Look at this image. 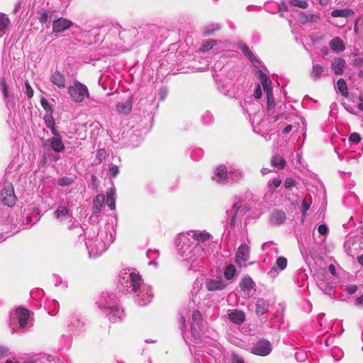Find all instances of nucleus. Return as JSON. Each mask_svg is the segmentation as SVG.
Returning a JSON list of instances; mask_svg holds the SVG:
<instances>
[{"instance_id":"nucleus-1","label":"nucleus","mask_w":363,"mask_h":363,"mask_svg":"<svg viewBox=\"0 0 363 363\" xmlns=\"http://www.w3.org/2000/svg\"><path fill=\"white\" fill-rule=\"evenodd\" d=\"M211 238V235L206 230H189L182 233L177 237V250L179 255L191 264L200 262L207 254L204 247Z\"/></svg>"},{"instance_id":"nucleus-2","label":"nucleus","mask_w":363,"mask_h":363,"mask_svg":"<svg viewBox=\"0 0 363 363\" xmlns=\"http://www.w3.org/2000/svg\"><path fill=\"white\" fill-rule=\"evenodd\" d=\"M121 284L125 282L131 291L136 294L135 302L140 306H146L151 302L153 294L150 286L143 283L141 277L135 273H125L120 279Z\"/></svg>"},{"instance_id":"nucleus-3","label":"nucleus","mask_w":363,"mask_h":363,"mask_svg":"<svg viewBox=\"0 0 363 363\" xmlns=\"http://www.w3.org/2000/svg\"><path fill=\"white\" fill-rule=\"evenodd\" d=\"M114 240L111 230L101 229L97 233L88 232L85 244L91 257H97L104 252Z\"/></svg>"},{"instance_id":"nucleus-4","label":"nucleus","mask_w":363,"mask_h":363,"mask_svg":"<svg viewBox=\"0 0 363 363\" xmlns=\"http://www.w3.org/2000/svg\"><path fill=\"white\" fill-rule=\"evenodd\" d=\"M104 302L100 303V308L108 317L112 323H118L123 320L124 316L123 310L117 304L116 296L113 294L103 296Z\"/></svg>"},{"instance_id":"nucleus-5","label":"nucleus","mask_w":363,"mask_h":363,"mask_svg":"<svg viewBox=\"0 0 363 363\" xmlns=\"http://www.w3.org/2000/svg\"><path fill=\"white\" fill-rule=\"evenodd\" d=\"M68 93L71 99L75 103H82L85 98H89L87 86L79 81H74L68 86Z\"/></svg>"},{"instance_id":"nucleus-6","label":"nucleus","mask_w":363,"mask_h":363,"mask_svg":"<svg viewBox=\"0 0 363 363\" xmlns=\"http://www.w3.org/2000/svg\"><path fill=\"white\" fill-rule=\"evenodd\" d=\"M1 202L9 207L14 206L16 201V196L14 189L11 183H5L3 189L0 191Z\"/></svg>"},{"instance_id":"nucleus-7","label":"nucleus","mask_w":363,"mask_h":363,"mask_svg":"<svg viewBox=\"0 0 363 363\" xmlns=\"http://www.w3.org/2000/svg\"><path fill=\"white\" fill-rule=\"evenodd\" d=\"M203 332V319L199 310H194L191 315V333L195 340L201 337Z\"/></svg>"},{"instance_id":"nucleus-8","label":"nucleus","mask_w":363,"mask_h":363,"mask_svg":"<svg viewBox=\"0 0 363 363\" xmlns=\"http://www.w3.org/2000/svg\"><path fill=\"white\" fill-rule=\"evenodd\" d=\"M212 179L218 184H225L228 182V166L220 164L214 170Z\"/></svg>"},{"instance_id":"nucleus-9","label":"nucleus","mask_w":363,"mask_h":363,"mask_svg":"<svg viewBox=\"0 0 363 363\" xmlns=\"http://www.w3.org/2000/svg\"><path fill=\"white\" fill-rule=\"evenodd\" d=\"M272 350L271 343L268 340H263L258 341L251 348V352L259 356H267L272 352Z\"/></svg>"},{"instance_id":"nucleus-10","label":"nucleus","mask_w":363,"mask_h":363,"mask_svg":"<svg viewBox=\"0 0 363 363\" xmlns=\"http://www.w3.org/2000/svg\"><path fill=\"white\" fill-rule=\"evenodd\" d=\"M205 286L208 291H221L226 286L227 284L220 277L216 278H208L205 281Z\"/></svg>"},{"instance_id":"nucleus-11","label":"nucleus","mask_w":363,"mask_h":363,"mask_svg":"<svg viewBox=\"0 0 363 363\" xmlns=\"http://www.w3.org/2000/svg\"><path fill=\"white\" fill-rule=\"evenodd\" d=\"M250 258V248L246 244L241 245L235 255V262L240 267L245 266Z\"/></svg>"},{"instance_id":"nucleus-12","label":"nucleus","mask_w":363,"mask_h":363,"mask_svg":"<svg viewBox=\"0 0 363 363\" xmlns=\"http://www.w3.org/2000/svg\"><path fill=\"white\" fill-rule=\"evenodd\" d=\"M228 319L233 323L240 325L245 320V314L242 311L229 309L226 312Z\"/></svg>"},{"instance_id":"nucleus-13","label":"nucleus","mask_w":363,"mask_h":363,"mask_svg":"<svg viewBox=\"0 0 363 363\" xmlns=\"http://www.w3.org/2000/svg\"><path fill=\"white\" fill-rule=\"evenodd\" d=\"M73 26V23L65 18H60L52 23L53 33H62Z\"/></svg>"},{"instance_id":"nucleus-14","label":"nucleus","mask_w":363,"mask_h":363,"mask_svg":"<svg viewBox=\"0 0 363 363\" xmlns=\"http://www.w3.org/2000/svg\"><path fill=\"white\" fill-rule=\"evenodd\" d=\"M14 315L16 316L18 320L19 327L24 328L27 325L30 316L29 311L24 308H18L15 311Z\"/></svg>"},{"instance_id":"nucleus-15","label":"nucleus","mask_w":363,"mask_h":363,"mask_svg":"<svg viewBox=\"0 0 363 363\" xmlns=\"http://www.w3.org/2000/svg\"><path fill=\"white\" fill-rule=\"evenodd\" d=\"M50 82L57 86L59 89H65L66 87L65 76L59 71L54 72L50 77Z\"/></svg>"},{"instance_id":"nucleus-16","label":"nucleus","mask_w":363,"mask_h":363,"mask_svg":"<svg viewBox=\"0 0 363 363\" xmlns=\"http://www.w3.org/2000/svg\"><path fill=\"white\" fill-rule=\"evenodd\" d=\"M346 62L340 57H335L331 63V69L336 75H340L343 73Z\"/></svg>"},{"instance_id":"nucleus-17","label":"nucleus","mask_w":363,"mask_h":363,"mask_svg":"<svg viewBox=\"0 0 363 363\" xmlns=\"http://www.w3.org/2000/svg\"><path fill=\"white\" fill-rule=\"evenodd\" d=\"M133 96H130L125 102L118 103L116 105V111L119 114L127 115L131 112Z\"/></svg>"},{"instance_id":"nucleus-18","label":"nucleus","mask_w":363,"mask_h":363,"mask_svg":"<svg viewBox=\"0 0 363 363\" xmlns=\"http://www.w3.org/2000/svg\"><path fill=\"white\" fill-rule=\"evenodd\" d=\"M242 171L233 165H228V180L238 182L243 178Z\"/></svg>"},{"instance_id":"nucleus-19","label":"nucleus","mask_w":363,"mask_h":363,"mask_svg":"<svg viewBox=\"0 0 363 363\" xmlns=\"http://www.w3.org/2000/svg\"><path fill=\"white\" fill-rule=\"evenodd\" d=\"M240 286L245 295L248 296L250 290L255 286V283L250 277H245L240 283Z\"/></svg>"},{"instance_id":"nucleus-20","label":"nucleus","mask_w":363,"mask_h":363,"mask_svg":"<svg viewBox=\"0 0 363 363\" xmlns=\"http://www.w3.org/2000/svg\"><path fill=\"white\" fill-rule=\"evenodd\" d=\"M287 265V259L284 257H279L276 261V265L272 268L269 274L274 275L278 273L279 271L284 270Z\"/></svg>"},{"instance_id":"nucleus-21","label":"nucleus","mask_w":363,"mask_h":363,"mask_svg":"<svg viewBox=\"0 0 363 363\" xmlns=\"http://www.w3.org/2000/svg\"><path fill=\"white\" fill-rule=\"evenodd\" d=\"M259 79L262 82L264 91L266 93V94L269 95L272 93V82L269 77L260 71Z\"/></svg>"},{"instance_id":"nucleus-22","label":"nucleus","mask_w":363,"mask_h":363,"mask_svg":"<svg viewBox=\"0 0 363 363\" xmlns=\"http://www.w3.org/2000/svg\"><path fill=\"white\" fill-rule=\"evenodd\" d=\"M49 140L53 151L60 152L64 150L65 145L62 141V136L53 137Z\"/></svg>"},{"instance_id":"nucleus-23","label":"nucleus","mask_w":363,"mask_h":363,"mask_svg":"<svg viewBox=\"0 0 363 363\" xmlns=\"http://www.w3.org/2000/svg\"><path fill=\"white\" fill-rule=\"evenodd\" d=\"M55 216L57 219L62 220L71 217V213L67 207L60 205L55 212Z\"/></svg>"},{"instance_id":"nucleus-24","label":"nucleus","mask_w":363,"mask_h":363,"mask_svg":"<svg viewBox=\"0 0 363 363\" xmlns=\"http://www.w3.org/2000/svg\"><path fill=\"white\" fill-rule=\"evenodd\" d=\"M329 45L336 52H342L345 48L343 41L339 37L332 39L329 43Z\"/></svg>"},{"instance_id":"nucleus-25","label":"nucleus","mask_w":363,"mask_h":363,"mask_svg":"<svg viewBox=\"0 0 363 363\" xmlns=\"http://www.w3.org/2000/svg\"><path fill=\"white\" fill-rule=\"evenodd\" d=\"M256 313L259 315H263L269 309V303L264 298H258L255 303Z\"/></svg>"},{"instance_id":"nucleus-26","label":"nucleus","mask_w":363,"mask_h":363,"mask_svg":"<svg viewBox=\"0 0 363 363\" xmlns=\"http://www.w3.org/2000/svg\"><path fill=\"white\" fill-rule=\"evenodd\" d=\"M106 203L111 210L116 208V189L111 187L107 192Z\"/></svg>"},{"instance_id":"nucleus-27","label":"nucleus","mask_w":363,"mask_h":363,"mask_svg":"<svg viewBox=\"0 0 363 363\" xmlns=\"http://www.w3.org/2000/svg\"><path fill=\"white\" fill-rule=\"evenodd\" d=\"M271 164L278 169H283L286 165V160L280 155H274L271 159Z\"/></svg>"},{"instance_id":"nucleus-28","label":"nucleus","mask_w":363,"mask_h":363,"mask_svg":"<svg viewBox=\"0 0 363 363\" xmlns=\"http://www.w3.org/2000/svg\"><path fill=\"white\" fill-rule=\"evenodd\" d=\"M286 219L285 213L283 211H276L272 213L271 217V222L273 224L279 225L282 223Z\"/></svg>"},{"instance_id":"nucleus-29","label":"nucleus","mask_w":363,"mask_h":363,"mask_svg":"<svg viewBox=\"0 0 363 363\" xmlns=\"http://www.w3.org/2000/svg\"><path fill=\"white\" fill-rule=\"evenodd\" d=\"M105 201V196L103 194H98L94 200L93 211L94 213H99L101 211Z\"/></svg>"},{"instance_id":"nucleus-30","label":"nucleus","mask_w":363,"mask_h":363,"mask_svg":"<svg viewBox=\"0 0 363 363\" xmlns=\"http://www.w3.org/2000/svg\"><path fill=\"white\" fill-rule=\"evenodd\" d=\"M9 24V18L5 14H0V38L4 35L5 30Z\"/></svg>"},{"instance_id":"nucleus-31","label":"nucleus","mask_w":363,"mask_h":363,"mask_svg":"<svg viewBox=\"0 0 363 363\" xmlns=\"http://www.w3.org/2000/svg\"><path fill=\"white\" fill-rule=\"evenodd\" d=\"M281 179L280 178H274L269 180L267 183V190L269 193L273 194L276 189L281 184Z\"/></svg>"},{"instance_id":"nucleus-32","label":"nucleus","mask_w":363,"mask_h":363,"mask_svg":"<svg viewBox=\"0 0 363 363\" xmlns=\"http://www.w3.org/2000/svg\"><path fill=\"white\" fill-rule=\"evenodd\" d=\"M69 326L71 330L75 332L80 331L84 326V323L77 317H72Z\"/></svg>"},{"instance_id":"nucleus-33","label":"nucleus","mask_w":363,"mask_h":363,"mask_svg":"<svg viewBox=\"0 0 363 363\" xmlns=\"http://www.w3.org/2000/svg\"><path fill=\"white\" fill-rule=\"evenodd\" d=\"M336 88L338 91L345 97H347L348 95L347 86L345 81L343 79H340L337 80L336 84Z\"/></svg>"},{"instance_id":"nucleus-34","label":"nucleus","mask_w":363,"mask_h":363,"mask_svg":"<svg viewBox=\"0 0 363 363\" xmlns=\"http://www.w3.org/2000/svg\"><path fill=\"white\" fill-rule=\"evenodd\" d=\"M353 14L351 9H336L332 11L331 15L333 17H347Z\"/></svg>"},{"instance_id":"nucleus-35","label":"nucleus","mask_w":363,"mask_h":363,"mask_svg":"<svg viewBox=\"0 0 363 363\" xmlns=\"http://www.w3.org/2000/svg\"><path fill=\"white\" fill-rule=\"evenodd\" d=\"M324 72V68L318 64H314L313 65L312 71L311 72V77L317 80L319 79L321 74Z\"/></svg>"},{"instance_id":"nucleus-36","label":"nucleus","mask_w":363,"mask_h":363,"mask_svg":"<svg viewBox=\"0 0 363 363\" xmlns=\"http://www.w3.org/2000/svg\"><path fill=\"white\" fill-rule=\"evenodd\" d=\"M236 269L233 264H228L224 270V277L227 280H231L235 275Z\"/></svg>"},{"instance_id":"nucleus-37","label":"nucleus","mask_w":363,"mask_h":363,"mask_svg":"<svg viewBox=\"0 0 363 363\" xmlns=\"http://www.w3.org/2000/svg\"><path fill=\"white\" fill-rule=\"evenodd\" d=\"M220 29V26L217 23H213L208 25L204 30V34L206 35H209L213 34L215 31L218 30Z\"/></svg>"},{"instance_id":"nucleus-38","label":"nucleus","mask_w":363,"mask_h":363,"mask_svg":"<svg viewBox=\"0 0 363 363\" xmlns=\"http://www.w3.org/2000/svg\"><path fill=\"white\" fill-rule=\"evenodd\" d=\"M0 89L3 93V95L5 99L9 97V91H8V87L6 84V82L4 77L0 78Z\"/></svg>"},{"instance_id":"nucleus-39","label":"nucleus","mask_w":363,"mask_h":363,"mask_svg":"<svg viewBox=\"0 0 363 363\" xmlns=\"http://www.w3.org/2000/svg\"><path fill=\"white\" fill-rule=\"evenodd\" d=\"M241 50L242 51L243 54L249 58V60L252 62L256 60L255 57L252 53V52L250 50V49L246 45H242L240 47Z\"/></svg>"},{"instance_id":"nucleus-40","label":"nucleus","mask_w":363,"mask_h":363,"mask_svg":"<svg viewBox=\"0 0 363 363\" xmlns=\"http://www.w3.org/2000/svg\"><path fill=\"white\" fill-rule=\"evenodd\" d=\"M290 4L292 6H297L301 9H306L308 6L307 1L305 0H291Z\"/></svg>"},{"instance_id":"nucleus-41","label":"nucleus","mask_w":363,"mask_h":363,"mask_svg":"<svg viewBox=\"0 0 363 363\" xmlns=\"http://www.w3.org/2000/svg\"><path fill=\"white\" fill-rule=\"evenodd\" d=\"M216 44V41L215 40H211L206 43H204L200 48L201 52H206L211 50L215 45Z\"/></svg>"},{"instance_id":"nucleus-42","label":"nucleus","mask_w":363,"mask_h":363,"mask_svg":"<svg viewBox=\"0 0 363 363\" xmlns=\"http://www.w3.org/2000/svg\"><path fill=\"white\" fill-rule=\"evenodd\" d=\"M44 121L48 128L55 125V120L53 119L51 113L45 114L44 116Z\"/></svg>"},{"instance_id":"nucleus-43","label":"nucleus","mask_w":363,"mask_h":363,"mask_svg":"<svg viewBox=\"0 0 363 363\" xmlns=\"http://www.w3.org/2000/svg\"><path fill=\"white\" fill-rule=\"evenodd\" d=\"M72 182L73 179L69 177H62L58 180V184L62 186L70 185Z\"/></svg>"},{"instance_id":"nucleus-44","label":"nucleus","mask_w":363,"mask_h":363,"mask_svg":"<svg viewBox=\"0 0 363 363\" xmlns=\"http://www.w3.org/2000/svg\"><path fill=\"white\" fill-rule=\"evenodd\" d=\"M349 140L352 143L357 144L360 142L361 138L360 135L357 133H353L350 135L349 138Z\"/></svg>"},{"instance_id":"nucleus-45","label":"nucleus","mask_w":363,"mask_h":363,"mask_svg":"<svg viewBox=\"0 0 363 363\" xmlns=\"http://www.w3.org/2000/svg\"><path fill=\"white\" fill-rule=\"evenodd\" d=\"M26 94L28 98H32L33 96V90L28 81L25 82Z\"/></svg>"},{"instance_id":"nucleus-46","label":"nucleus","mask_w":363,"mask_h":363,"mask_svg":"<svg viewBox=\"0 0 363 363\" xmlns=\"http://www.w3.org/2000/svg\"><path fill=\"white\" fill-rule=\"evenodd\" d=\"M39 14H40L39 21L41 23H45L48 21V16H49V12L43 11L40 12Z\"/></svg>"},{"instance_id":"nucleus-47","label":"nucleus","mask_w":363,"mask_h":363,"mask_svg":"<svg viewBox=\"0 0 363 363\" xmlns=\"http://www.w3.org/2000/svg\"><path fill=\"white\" fill-rule=\"evenodd\" d=\"M267 99L268 108H270L274 107L275 104H274V101L273 94L272 93H271L269 95H267Z\"/></svg>"},{"instance_id":"nucleus-48","label":"nucleus","mask_w":363,"mask_h":363,"mask_svg":"<svg viewBox=\"0 0 363 363\" xmlns=\"http://www.w3.org/2000/svg\"><path fill=\"white\" fill-rule=\"evenodd\" d=\"M109 172L111 177H115L119 172V169L116 165H112L109 168Z\"/></svg>"},{"instance_id":"nucleus-49","label":"nucleus","mask_w":363,"mask_h":363,"mask_svg":"<svg viewBox=\"0 0 363 363\" xmlns=\"http://www.w3.org/2000/svg\"><path fill=\"white\" fill-rule=\"evenodd\" d=\"M295 185V181L292 178H287L284 182V186L286 189H290Z\"/></svg>"},{"instance_id":"nucleus-50","label":"nucleus","mask_w":363,"mask_h":363,"mask_svg":"<svg viewBox=\"0 0 363 363\" xmlns=\"http://www.w3.org/2000/svg\"><path fill=\"white\" fill-rule=\"evenodd\" d=\"M41 105L43 107V108L48 111H51V106L45 99H41Z\"/></svg>"},{"instance_id":"nucleus-51","label":"nucleus","mask_w":363,"mask_h":363,"mask_svg":"<svg viewBox=\"0 0 363 363\" xmlns=\"http://www.w3.org/2000/svg\"><path fill=\"white\" fill-rule=\"evenodd\" d=\"M9 354V350L5 347H0V359L6 357Z\"/></svg>"},{"instance_id":"nucleus-52","label":"nucleus","mask_w":363,"mask_h":363,"mask_svg":"<svg viewBox=\"0 0 363 363\" xmlns=\"http://www.w3.org/2000/svg\"><path fill=\"white\" fill-rule=\"evenodd\" d=\"M318 230L320 235H325L328 232V227L325 225L322 224L318 226Z\"/></svg>"},{"instance_id":"nucleus-53","label":"nucleus","mask_w":363,"mask_h":363,"mask_svg":"<svg viewBox=\"0 0 363 363\" xmlns=\"http://www.w3.org/2000/svg\"><path fill=\"white\" fill-rule=\"evenodd\" d=\"M309 207H310V205L304 199L301 203V211H302L303 214H305L306 213V211L308 210Z\"/></svg>"},{"instance_id":"nucleus-54","label":"nucleus","mask_w":363,"mask_h":363,"mask_svg":"<svg viewBox=\"0 0 363 363\" xmlns=\"http://www.w3.org/2000/svg\"><path fill=\"white\" fill-rule=\"evenodd\" d=\"M201 284L199 282H196L194 286V289L191 291L192 296H196L197 293L201 288Z\"/></svg>"},{"instance_id":"nucleus-55","label":"nucleus","mask_w":363,"mask_h":363,"mask_svg":"<svg viewBox=\"0 0 363 363\" xmlns=\"http://www.w3.org/2000/svg\"><path fill=\"white\" fill-rule=\"evenodd\" d=\"M357 290V286L355 285H350L347 288V291L348 294H354Z\"/></svg>"},{"instance_id":"nucleus-56","label":"nucleus","mask_w":363,"mask_h":363,"mask_svg":"<svg viewBox=\"0 0 363 363\" xmlns=\"http://www.w3.org/2000/svg\"><path fill=\"white\" fill-rule=\"evenodd\" d=\"M254 96L256 99H259L262 96V90L259 85H257L255 91L254 93Z\"/></svg>"},{"instance_id":"nucleus-57","label":"nucleus","mask_w":363,"mask_h":363,"mask_svg":"<svg viewBox=\"0 0 363 363\" xmlns=\"http://www.w3.org/2000/svg\"><path fill=\"white\" fill-rule=\"evenodd\" d=\"M232 363H245L244 359L237 355L233 356Z\"/></svg>"},{"instance_id":"nucleus-58","label":"nucleus","mask_w":363,"mask_h":363,"mask_svg":"<svg viewBox=\"0 0 363 363\" xmlns=\"http://www.w3.org/2000/svg\"><path fill=\"white\" fill-rule=\"evenodd\" d=\"M180 328L182 330L186 327V320L183 316H181L179 320Z\"/></svg>"},{"instance_id":"nucleus-59","label":"nucleus","mask_w":363,"mask_h":363,"mask_svg":"<svg viewBox=\"0 0 363 363\" xmlns=\"http://www.w3.org/2000/svg\"><path fill=\"white\" fill-rule=\"evenodd\" d=\"M355 305L357 306H363V295L358 297L355 301Z\"/></svg>"},{"instance_id":"nucleus-60","label":"nucleus","mask_w":363,"mask_h":363,"mask_svg":"<svg viewBox=\"0 0 363 363\" xmlns=\"http://www.w3.org/2000/svg\"><path fill=\"white\" fill-rule=\"evenodd\" d=\"M54 135L53 137L61 136L58 131L55 129V125L49 128Z\"/></svg>"},{"instance_id":"nucleus-61","label":"nucleus","mask_w":363,"mask_h":363,"mask_svg":"<svg viewBox=\"0 0 363 363\" xmlns=\"http://www.w3.org/2000/svg\"><path fill=\"white\" fill-rule=\"evenodd\" d=\"M319 18V16L316 14L311 15L309 18H308L307 21H316Z\"/></svg>"},{"instance_id":"nucleus-62","label":"nucleus","mask_w":363,"mask_h":363,"mask_svg":"<svg viewBox=\"0 0 363 363\" xmlns=\"http://www.w3.org/2000/svg\"><path fill=\"white\" fill-rule=\"evenodd\" d=\"M291 130H292V125H287L284 128V130H283V133H284V134H287V133H289Z\"/></svg>"},{"instance_id":"nucleus-63","label":"nucleus","mask_w":363,"mask_h":363,"mask_svg":"<svg viewBox=\"0 0 363 363\" xmlns=\"http://www.w3.org/2000/svg\"><path fill=\"white\" fill-rule=\"evenodd\" d=\"M260 172H261V174H262V175H266V174H269V172H272V170H271V169H268V168L263 167V168L260 170Z\"/></svg>"},{"instance_id":"nucleus-64","label":"nucleus","mask_w":363,"mask_h":363,"mask_svg":"<svg viewBox=\"0 0 363 363\" xmlns=\"http://www.w3.org/2000/svg\"><path fill=\"white\" fill-rule=\"evenodd\" d=\"M358 262L360 264L363 265V255L358 257Z\"/></svg>"}]
</instances>
